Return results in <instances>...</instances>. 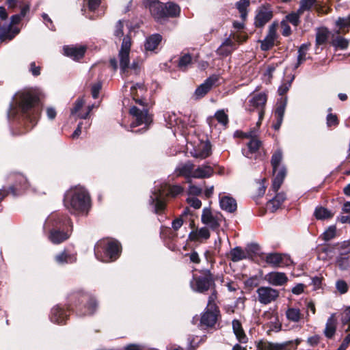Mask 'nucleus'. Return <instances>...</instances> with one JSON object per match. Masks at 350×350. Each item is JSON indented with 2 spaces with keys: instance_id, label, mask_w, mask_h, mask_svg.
<instances>
[{
  "instance_id": "obj_1",
  "label": "nucleus",
  "mask_w": 350,
  "mask_h": 350,
  "mask_svg": "<svg viewBox=\"0 0 350 350\" xmlns=\"http://www.w3.org/2000/svg\"><path fill=\"white\" fill-rule=\"evenodd\" d=\"M40 92L37 88L23 90V128L32 129L38 123L42 112Z\"/></svg>"
},
{
  "instance_id": "obj_2",
  "label": "nucleus",
  "mask_w": 350,
  "mask_h": 350,
  "mask_svg": "<svg viewBox=\"0 0 350 350\" xmlns=\"http://www.w3.org/2000/svg\"><path fill=\"white\" fill-rule=\"evenodd\" d=\"M64 204L72 214L87 213L90 206V198L83 187H77L65 193Z\"/></svg>"
},
{
  "instance_id": "obj_3",
  "label": "nucleus",
  "mask_w": 350,
  "mask_h": 350,
  "mask_svg": "<svg viewBox=\"0 0 350 350\" xmlns=\"http://www.w3.org/2000/svg\"><path fill=\"white\" fill-rule=\"evenodd\" d=\"M150 202L153 206L154 212L156 214H161L165 208V197H176L183 191V188L178 185H161L160 187L156 185L154 189Z\"/></svg>"
},
{
  "instance_id": "obj_4",
  "label": "nucleus",
  "mask_w": 350,
  "mask_h": 350,
  "mask_svg": "<svg viewBox=\"0 0 350 350\" xmlns=\"http://www.w3.org/2000/svg\"><path fill=\"white\" fill-rule=\"evenodd\" d=\"M70 225V219L66 216L59 213L51 215L45 222V226L52 227L49 237L50 241L53 243L58 244L68 239L69 234L58 228Z\"/></svg>"
},
{
  "instance_id": "obj_5",
  "label": "nucleus",
  "mask_w": 350,
  "mask_h": 350,
  "mask_svg": "<svg viewBox=\"0 0 350 350\" xmlns=\"http://www.w3.org/2000/svg\"><path fill=\"white\" fill-rule=\"evenodd\" d=\"M10 8H20L21 12L18 14L12 16L9 24L0 25V40H11L20 32V28L17 26L21 21L22 4L21 0H7Z\"/></svg>"
},
{
  "instance_id": "obj_6",
  "label": "nucleus",
  "mask_w": 350,
  "mask_h": 350,
  "mask_svg": "<svg viewBox=\"0 0 350 350\" xmlns=\"http://www.w3.org/2000/svg\"><path fill=\"white\" fill-rule=\"evenodd\" d=\"M120 253L119 243L114 241H102L94 247V254L97 259L103 262L116 260Z\"/></svg>"
},
{
  "instance_id": "obj_7",
  "label": "nucleus",
  "mask_w": 350,
  "mask_h": 350,
  "mask_svg": "<svg viewBox=\"0 0 350 350\" xmlns=\"http://www.w3.org/2000/svg\"><path fill=\"white\" fill-rule=\"evenodd\" d=\"M200 275H193L190 281L191 288L197 293H206L210 289L215 288V280L209 269H203L199 271Z\"/></svg>"
},
{
  "instance_id": "obj_8",
  "label": "nucleus",
  "mask_w": 350,
  "mask_h": 350,
  "mask_svg": "<svg viewBox=\"0 0 350 350\" xmlns=\"http://www.w3.org/2000/svg\"><path fill=\"white\" fill-rule=\"evenodd\" d=\"M22 111V94L14 96L8 113L10 128L13 136L20 135L21 113Z\"/></svg>"
},
{
  "instance_id": "obj_9",
  "label": "nucleus",
  "mask_w": 350,
  "mask_h": 350,
  "mask_svg": "<svg viewBox=\"0 0 350 350\" xmlns=\"http://www.w3.org/2000/svg\"><path fill=\"white\" fill-rule=\"evenodd\" d=\"M148 8L157 21H161L168 17H176L179 15L180 12V7L173 2H167L165 4L160 2V3L152 5Z\"/></svg>"
},
{
  "instance_id": "obj_10",
  "label": "nucleus",
  "mask_w": 350,
  "mask_h": 350,
  "mask_svg": "<svg viewBox=\"0 0 350 350\" xmlns=\"http://www.w3.org/2000/svg\"><path fill=\"white\" fill-rule=\"evenodd\" d=\"M68 300L75 305H77L78 302L83 303L84 301H88L87 306H85V311L81 312L79 314L80 315L92 314L97 308L96 300L92 298L88 294L81 291L71 293L68 297Z\"/></svg>"
},
{
  "instance_id": "obj_11",
  "label": "nucleus",
  "mask_w": 350,
  "mask_h": 350,
  "mask_svg": "<svg viewBox=\"0 0 350 350\" xmlns=\"http://www.w3.org/2000/svg\"><path fill=\"white\" fill-rule=\"evenodd\" d=\"M267 100V95L265 92H260L254 94L248 101V108L250 111H257L258 113V121L257 124H260L265 115V108Z\"/></svg>"
},
{
  "instance_id": "obj_12",
  "label": "nucleus",
  "mask_w": 350,
  "mask_h": 350,
  "mask_svg": "<svg viewBox=\"0 0 350 350\" xmlns=\"http://www.w3.org/2000/svg\"><path fill=\"white\" fill-rule=\"evenodd\" d=\"M299 338L282 343H273L268 341H260L257 345L258 350H295L300 344Z\"/></svg>"
},
{
  "instance_id": "obj_13",
  "label": "nucleus",
  "mask_w": 350,
  "mask_h": 350,
  "mask_svg": "<svg viewBox=\"0 0 350 350\" xmlns=\"http://www.w3.org/2000/svg\"><path fill=\"white\" fill-rule=\"evenodd\" d=\"M129 112L135 118V120L131 124V128L144 124L145 126L143 129L146 130L152 122V117L148 114L147 109H144L141 110L137 107L133 106L130 109Z\"/></svg>"
},
{
  "instance_id": "obj_14",
  "label": "nucleus",
  "mask_w": 350,
  "mask_h": 350,
  "mask_svg": "<svg viewBox=\"0 0 350 350\" xmlns=\"http://www.w3.org/2000/svg\"><path fill=\"white\" fill-rule=\"evenodd\" d=\"M131 47V39L129 36H126L122 40L121 48L118 53L120 67L122 72H126L129 68V53Z\"/></svg>"
},
{
  "instance_id": "obj_15",
  "label": "nucleus",
  "mask_w": 350,
  "mask_h": 350,
  "mask_svg": "<svg viewBox=\"0 0 350 350\" xmlns=\"http://www.w3.org/2000/svg\"><path fill=\"white\" fill-rule=\"evenodd\" d=\"M257 300L263 305H268L274 302L279 297L278 290L270 286H260L256 289Z\"/></svg>"
},
{
  "instance_id": "obj_16",
  "label": "nucleus",
  "mask_w": 350,
  "mask_h": 350,
  "mask_svg": "<svg viewBox=\"0 0 350 350\" xmlns=\"http://www.w3.org/2000/svg\"><path fill=\"white\" fill-rule=\"evenodd\" d=\"M265 261L273 267H287L292 263L291 258L286 254L269 253L266 256Z\"/></svg>"
},
{
  "instance_id": "obj_17",
  "label": "nucleus",
  "mask_w": 350,
  "mask_h": 350,
  "mask_svg": "<svg viewBox=\"0 0 350 350\" xmlns=\"http://www.w3.org/2000/svg\"><path fill=\"white\" fill-rule=\"evenodd\" d=\"M202 222L213 230L217 229L222 220V215L221 214H213L211 209L204 208L202 211L201 217Z\"/></svg>"
},
{
  "instance_id": "obj_18",
  "label": "nucleus",
  "mask_w": 350,
  "mask_h": 350,
  "mask_svg": "<svg viewBox=\"0 0 350 350\" xmlns=\"http://www.w3.org/2000/svg\"><path fill=\"white\" fill-rule=\"evenodd\" d=\"M219 79V75H213L208 77L203 83L200 85L194 92L196 99L204 97L213 86L216 85Z\"/></svg>"
},
{
  "instance_id": "obj_19",
  "label": "nucleus",
  "mask_w": 350,
  "mask_h": 350,
  "mask_svg": "<svg viewBox=\"0 0 350 350\" xmlns=\"http://www.w3.org/2000/svg\"><path fill=\"white\" fill-rule=\"evenodd\" d=\"M278 38L276 32V25L271 24L269 27L268 33L264 40L260 41V49L262 51H269L275 44V41Z\"/></svg>"
},
{
  "instance_id": "obj_20",
  "label": "nucleus",
  "mask_w": 350,
  "mask_h": 350,
  "mask_svg": "<svg viewBox=\"0 0 350 350\" xmlns=\"http://www.w3.org/2000/svg\"><path fill=\"white\" fill-rule=\"evenodd\" d=\"M219 314L218 308H206L205 312L202 314L200 323L206 327H213L217 322Z\"/></svg>"
},
{
  "instance_id": "obj_21",
  "label": "nucleus",
  "mask_w": 350,
  "mask_h": 350,
  "mask_svg": "<svg viewBox=\"0 0 350 350\" xmlns=\"http://www.w3.org/2000/svg\"><path fill=\"white\" fill-rule=\"evenodd\" d=\"M86 51V47L84 46H64V55L72 58L74 60L81 59Z\"/></svg>"
},
{
  "instance_id": "obj_22",
  "label": "nucleus",
  "mask_w": 350,
  "mask_h": 350,
  "mask_svg": "<svg viewBox=\"0 0 350 350\" xmlns=\"http://www.w3.org/2000/svg\"><path fill=\"white\" fill-rule=\"evenodd\" d=\"M247 137H251V139L247 144V148L243 149L242 152L245 157L252 159V155L254 154H256L258 151V150L262 144V142L257 138L254 137L252 136V132L249 133L247 135Z\"/></svg>"
},
{
  "instance_id": "obj_23",
  "label": "nucleus",
  "mask_w": 350,
  "mask_h": 350,
  "mask_svg": "<svg viewBox=\"0 0 350 350\" xmlns=\"http://www.w3.org/2000/svg\"><path fill=\"white\" fill-rule=\"evenodd\" d=\"M265 279L273 286H282L288 281V278L284 273L278 271L267 273Z\"/></svg>"
},
{
  "instance_id": "obj_24",
  "label": "nucleus",
  "mask_w": 350,
  "mask_h": 350,
  "mask_svg": "<svg viewBox=\"0 0 350 350\" xmlns=\"http://www.w3.org/2000/svg\"><path fill=\"white\" fill-rule=\"evenodd\" d=\"M272 12L265 7H262L258 10L254 24L257 27H263L272 18Z\"/></svg>"
},
{
  "instance_id": "obj_25",
  "label": "nucleus",
  "mask_w": 350,
  "mask_h": 350,
  "mask_svg": "<svg viewBox=\"0 0 350 350\" xmlns=\"http://www.w3.org/2000/svg\"><path fill=\"white\" fill-rule=\"evenodd\" d=\"M219 205L222 210L228 212L234 213L237 208L236 200L228 196H221L219 194Z\"/></svg>"
},
{
  "instance_id": "obj_26",
  "label": "nucleus",
  "mask_w": 350,
  "mask_h": 350,
  "mask_svg": "<svg viewBox=\"0 0 350 350\" xmlns=\"http://www.w3.org/2000/svg\"><path fill=\"white\" fill-rule=\"evenodd\" d=\"M68 314L67 312L59 306H56L51 310L50 316L51 321L57 324L65 323Z\"/></svg>"
},
{
  "instance_id": "obj_27",
  "label": "nucleus",
  "mask_w": 350,
  "mask_h": 350,
  "mask_svg": "<svg viewBox=\"0 0 350 350\" xmlns=\"http://www.w3.org/2000/svg\"><path fill=\"white\" fill-rule=\"evenodd\" d=\"M273 174L275 176L273 180L271 190L273 192H278L286 176V169L284 166L279 167L276 172Z\"/></svg>"
},
{
  "instance_id": "obj_28",
  "label": "nucleus",
  "mask_w": 350,
  "mask_h": 350,
  "mask_svg": "<svg viewBox=\"0 0 350 350\" xmlns=\"http://www.w3.org/2000/svg\"><path fill=\"white\" fill-rule=\"evenodd\" d=\"M235 43L230 39L226 38L217 49L219 55L226 57L235 50Z\"/></svg>"
},
{
  "instance_id": "obj_29",
  "label": "nucleus",
  "mask_w": 350,
  "mask_h": 350,
  "mask_svg": "<svg viewBox=\"0 0 350 350\" xmlns=\"http://www.w3.org/2000/svg\"><path fill=\"white\" fill-rule=\"evenodd\" d=\"M210 237V232L206 227L192 230L189 238L192 241H200L202 239H208Z\"/></svg>"
},
{
  "instance_id": "obj_30",
  "label": "nucleus",
  "mask_w": 350,
  "mask_h": 350,
  "mask_svg": "<svg viewBox=\"0 0 350 350\" xmlns=\"http://www.w3.org/2000/svg\"><path fill=\"white\" fill-rule=\"evenodd\" d=\"M194 171V165L190 162L179 165L176 168V172L178 176H184L188 179L193 178ZM190 182V180H188Z\"/></svg>"
},
{
  "instance_id": "obj_31",
  "label": "nucleus",
  "mask_w": 350,
  "mask_h": 350,
  "mask_svg": "<svg viewBox=\"0 0 350 350\" xmlns=\"http://www.w3.org/2000/svg\"><path fill=\"white\" fill-rule=\"evenodd\" d=\"M275 196L270 199L268 202V207L271 212L275 211L282 205L284 201L286 200L285 193L275 192Z\"/></svg>"
},
{
  "instance_id": "obj_32",
  "label": "nucleus",
  "mask_w": 350,
  "mask_h": 350,
  "mask_svg": "<svg viewBox=\"0 0 350 350\" xmlns=\"http://www.w3.org/2000/svg\"><path fill=\"white\" fill-rule=\"evenodd\" d=\"M162 40V36L159 33L152 34L146 38L144 47L146 51H153Z\"/></svg>"
},
{
  "instance_id": "obj_33",
  "label": "nucleus",
  "mask_w": 350,
  "mask_h": 350,
  "mask_svg": "<svg viewBox=\"0 0 350 350\" xmlns=\"http://www.w3.org/2000/svg\"><path fill=\"white\" fill-rule=\"evenodd\" d=\"M233 332L237 337V339L241 343H246L247 342V337L243 329L241 323L238 320L232 321Z\"/></svg>"
},
{
  "instance_id": "obj_34",
  "label": "nucleus",
  "mask_w": 350,
  "mask_h": 350,
  "mask_svg": "<svg viewBox=\"0 0 350 350\" xmlns=\"http://www.w3.org/2000/svg\"><path fill=\"white\" fill-rule=\"evenodd\" d=\"M213 174V169L209 165H202L194 169L193 178H209Z\"/></svg>"
},
{
  "instance_id": "obj_35",
  "label": "nucleus",
  "mask_w": 350,
  "mask_h": 350,
  "mask_svg": "<svg viewBox=\"0 0 350 350\" xmlns=\"http://www.w3.org/2000/svg\"><path fill=\"white\" fill-rule=\"evenodd\" d=\"M336 330V320L335 319L334 315H331L325 325V327L324 329V334L327 338H332L335 335Z\"/></svg>"
},
{
  "instance_id": "obj_36",
  "label": "nucleus",
  "mask_w": 350,
  "mask_h": 350,
  "mask_svg": "<svg viewBox=\"0 0 350 350\" xmlns=\"http://www.w3.org/2000/svg\"><path fill=\"white\" fill-rule=\"evenodd\" d=\"M330 32L325 27H319L316 29V44L322 45L327 42Z\"/></svg>"
},
{
  "instance_id": "obj_37",
  "label": "nucleus",
  "mask_w": 350,
  "mask_h": 350,
  "mask_svg": "<svg viewBox=\"0 0 350 350\" xmlns=\"http://www.w3.org/2000/svg\"><path fill=\"white\" fill-rule=\"evenodd\" d=\"M286 319L293 323H298L303 318L304 314L301 310L297 308L291 307L286 311Z\"/></svg>"
},
{
  "instance_id": "obj_38",
  "label": "nucleus",
  "mask_w": 350,
  "mask_h": 350,
  "mask_svg": "<svg viewBox=\"0 0 350 350\" xmlns=\"http://www.w3.org/2000/svg\"><path fill=\"white\" fill-rule=\"evenodd\" d=\"M248 257L247 252L244 251L241 247H235L230 252V258L233 262H238Z\"/></svg>"
},
{
  "instance_id": "obj_39",
  "label": "nucleus",
  "mask_w": 350,
  "mask_h": 350,
  "mask_svg": "<svg viewBox=\"0 0 350 350\" xmlns=\"http://www.w3.org/2000/svg\"><path fill=\"white\" fill-rule=\"evenodd\" d=\"M56 262L58 264L62 265L65 263H72L76 261V257L75 255L70 254L66 251H64L55 257Z\"/></svg>"
},
{
  "instance_id": "obj_40",
  "label": "nucleus",
  "mask_w": 350,
  "mask_h": 350,
  "mask_svg": "<svg viewBox=\"0 0 350 350\" xmlns=\"http://www.w3.org/2000/svg\"><path fill=\"white\" fill-rule=\"evenodd\" d=\"M283 159L282 151L280 149H278L273 154L271 159V163L273 167V172L275 174L279 167L282 166L281 162Z\"/></svg>"
},
{
  "instance_id": "obj_41",
  "label": "nucleus",
  "mask_w": 350,
  "mask_h": 350,
  "mask_svg": "<svg viewBox=\"0 0 350 350\" xmlns=\"http://www.w3.org/2000/svg\"><path fill=\"white\" fill-rule=\"evenodd\" d=\"M308 46L306 44H301L298 49V55L297 63L295 64L294 68H297L308 58L307 54L308 51Z\"/></svg>"
},
{
  "instance_id": "obj_42",
  "label": "nucleus",
  "mask_w": 350,
  "mask_h": 350,
  "mask_svg": "<svg viewBox=\"0 0 350 350\" xmlns=\"http://www.w3.org/2000/svg\"><path fill=\"white\" fill-rule=\"evenodd\" d=\"M211 154V146L209 142H207L203 144L202 148H200L198 151H196L193 156L196 158L204 159L210 156Z\"/></svg>"
},
{
  "instance_id": "obj_43",
  "label": "nucleus",
  "mask_w": 350,
  "mask_h": 350,
  "mask_svg": "<svg viewBox=\"0 0 350 350\" xmlns=\"http://www.w3.org/2000/svg\"><path fill=\"white\" fill-rule=\"evenodd\" d=\"M332 44L337 49L345 50L349 46V40L340 36H337L333 38Z\"/></svg>"
},
{
  "instance_id": "obj_44",
  "label": "nucleus",
  "mask_w": 350,
  "mask_h": 350,
  "mask_svg": "<svg viewBox=\"0 0 350 350\" xmlns=\"http://www.w3.org/2000/svg\"><path fill=\"white\" fill-rule=\"evenodd\" d=\"M314 215L317 219H325L333 217V213L323 206L317 207Z\"/></svg>"
},
{
  "instance_id": "obj_45",
  "label": "nucleus",
  "mask_w": 350,
  "mask_h": 350,
  "mask_svg": "<svg viewBox=\"0 0 350 350\" xmlns=\"http://www.w3.org/2000/svg\"><path fill=\"white\" fill-rule=\"evenodd\" d=\"M250 5V0H240L236 3V8L239 10L241 17L245 20L247 15V8Z\"/></svg>"
},
{
  "instance_id": "obj_46",
  "label": "nucleus",
  "mask_w": 350,
  "mask_h": 350,
  "mask_svg": "<svg viewBox=\"0 0 350 350\" xmlns=\"http://www.w3.org/2000/svg\"><path fill=\"white\" fill-rule=\"evenodd\" d=\"M192 57L190 54L185 53L181 55L178 60V67L180 70L185 71L191 64Z\"/></svg>"
},
{
  "instance_id": "obj_47",
  "label": "nucleus",
  "mask_w": 350,
  "mask_h": 350,
  "mask_svg": "<svg viewBox=\"0 0 350 350\" xmlns=\"http://www.w3.org/2000/svg\"><path fill=\"white\" fill-rule=\"evenodd\" d=\"M299 12V9L298 8V10L296 12H292L286 16V20L295 27H297L299 24V18L304 14V12Z\"/></svg>"
},
{
  "instance_id": "obj_48",
  "label": "nucleus",
  "mask_w": 350,
  "mask_h": 350,
  "mask_svg": "<svg viewBox=\"0 0 350 350\" xmlns=\"http://www.w3.org/2000/svg\"><path fill=\"white\" fill-rule=\"evenodd\" d=\"M266 323L269 327V331L278 332L281 330L282 324L279 321L278 316L273 317L271 321H268Z\"/></svg>"
},
{
  "instance_id": "obj_49",
  "label": "nucleus",
  "mask_w": 350,
  "mask_h": 350,
  "mask_svg": "<svg viewBox=\"0 0 350 350\" xmlns=\"http://www.w3.org/2000/svg\"><path fill=\"white\" fill-rule=\"evenodd\" d=\"M336 26L339 29H345L350 28V14L345 17H339L335 22Z\"/></svg>"
},
{
  "instance_id": "obj_50",
  "label": "nucleus",
  "mask_w": 350,
  "mask_h": 350,
  "mask_svg": "<svg viewBox=\"0 0 350 350\" xmlns=\"http://www.w3.org/2000/svg\"><path fill=\"white\" fill-rule=\"evenodd\" d=\"M349 257L340 254L336 259V264L341 270H346L349 267Z\"/></svg>"
},
{
  "instance_id": "obj_51",
  "label": "nucleus",
  "mask_w": 350,
  "mask_h": 350,
  "mask_svg": "<svg viewBox=\"0 0 350 350\" xmlns=\"http://www.w3.org/2000/svg\"><path fill=\"white\" fill-rule=\"evenodd\" d=\"M317 0H300L299 12L310 11L313 7V5L317 3Z\"/></svg>"
},
{
  "instance_id": "obj_52",
  "label": "nucleus",
  "mask_w": 350,
  "mask_h": 350,
  "mask_svg": "<svg viewBox=\"0 0 350 350\" xmlns=\"http://www.w3.org/2000/svg\"><path fill=\"white\" fill-rule=\"evenodd\" d=\"M215 117L217 122L223 126H226L228 124V116L224 110L217 111L215 114Z\"/></svg>"
},
{
  "instance_id": "obj_53",
  "label": "nucleus",
  "mask_w": 350,
  "mask_h": 350,
  "mask_svg": "<svg viewBox=\"0 0 350 350\" xmlns=\"http://www.w3.org/2000/svg\"><path fill=\"white\" fill-rule=\"evenodd\" d=\"M210 290L211 291V294L208 297V304H207L206 307L208 308H211H211H218V307L217 306V305L215 304V300L217 298V291L215 290V288L213 289H210Z\"/></svg>"
},
{
  "instance_id": "obj_54",
  "label": "nucleus",
  "mask_w": 350,
  "mask_h": 350,
  "mask_svg": "<svg viewBox=\"0 0 350 350\" xmlns=\"http://www.w3.org/2000/svg\"><path fill=\"white\" fill-rule=\"evenodd\" d=\"M336 233V228L335 226H329L322 234L325 241H329L333 239Z\"/></svg>"
},
{
  "instance_id": "obj_55",
  "label": "nucleus",
  "mask_w": 350,
  "mask_h": 350,
  "mask_svg": "<svg viewBox=\"0 0 350 350\" xmlns=\"http://www.w3.org/2000/svg\"><path fill=\"white\" fill-rule=\"evenodd\" d=\"M123 27H124L123 21L122 20H119L116 23V24L115 25V29L113 31V36L116 38L120 39L124 36Z\"/></svg>"
},
{
  "instance_id": "obj_56",
  "label": "nucleus",
  "mask_w": 350,
  "mask_h": 350,
  "mask_svg": "<svg viewBox=\"0 0 350 350\" xmlns=\"http://www.w3.org/2000/svg\"><path fill=\"white\" fill-rule=\"evenodd\" d=\"M286 108V103H280L275 109L274 116L275 119L283 120Z\"/></svg>"
},
{
  "instance_id": "obj_57",
  "label": "nucleus",
  "mask_w": 350,
  "mask_h": 350,
  "mask_svg": "<svg viewBox=\"0 0 350 350\" xmlns=\"http://www.w3.org/2000/svg\"><path fill=\"white\" fill-rule=\"evenodd\" d=\"M293 79H294V76H293L289 81L283 83L278 88V92L280 96L285 94L288 91L290 87L291 86V83Z\"/></svg>"
},
{
  "instance_id": "obj_58",
  "label": "nucleus",
  "mask_w": 350,
  "mask_h": 350,
  "mask_svg": "<svg viewBox=\"0 0 350 350\" xmlns=\"http://www.w3.org/2000/svg\"><path fill=\"white\" fill-rule=\"evenodd\" d=\"M326 120H327V125L329 127L336 126L339 123L337 116L335 114H333L332 113H329L327 114Z\"/></svg>"
},
{
  "instance_id": "obj_59",
  "label": "nucleus",
  "mask_w": 350,
  "mask_h": 350,
  "mask_svg": "<svg viewBox=\"0 0 350 350\" xmlns=\"http://www.w3.org/2000/svg\"><path fill=\"white\" fill-rule=\"evenodd\" d=\"M336 286L337 290L341 293L344 294L348 291L349 286L345 280H340L336 282Z\"/></svg>"
},
{
  "instance_id": "obj_60",
  "label": "nucleus",
  "mask_w": 350,
  "mask_h": 350,
  "mask_svg": "<svg viewBox=\"0 0 350 350\" xmlns=\"http://www.w3.org/2000/svg\"><path fill=\"white\" fill-rule=\"evenodd\" d=\"M187 202L191 207L194 208L195 209H198L202 206L201 201L194 196L187 198Z\"/></svg>"
},
{
  "instance_id": "obj_61",
  "label": "nucleus",
  "mask_w": 350,
  "mask_h": 350,
  "mask_svg": "<svg viewBox=\"0 0 350 350\" xmlns=\"http://www.w3.org/2000/svg\"><path fill=\"white\" fill-rule=\"evenodd\" d=\"M84 103L85 102L83 98H78L75 103V106L71 110V113L72 115L77 114L79 112V111L82 108Z\"/></svg>"
},
{
  "instance_id": "obj_62",
  "label": "nucleus",
  "mask_w": 350,
  "mask_h": 350,
  "mask_svg": "<svg viewBox=\"0 0 350 350\" xmlns=\"http://www.w3.org/2000/svg\"><path fill=\"white\" fill-rule=\"evenodd\" d=\"M185 256L189 257L191 262L195 264H199L200 262L199 254L196 251H192L191 253L186 254Z\"/></svg>"
},
{
  "instance_id": "obj_63",
  "label": "nucleus",
  "mask_w": 350,
  "mask_h": 350,
  "mask_svg": "<svg viewBox=\"0 0 350 350\" xmlns=\"http://www.w3.org/2000/svg\"><path fill=\"white\" fill-rule=\"evenodd\" d=\"M202 192V189L196 185H189L188 189V194L191 196H199Z\"/></svg>"
},
{
  "instance_id": "obj_64",
  "label": "nucleus",
  "mask_w": 350,
  "mask_h": 350,
  "mask_svg": "<svg viewBox=\"0 0 350 350\" xmlns=\"http://www.w3.org/2000/svg\"><path fill=\"white\" fill-rule=\"evenodd\" d=\"M29 70L34 77H37L40 75V66H36L34 62L30 64Z\"/></svg>"
}]
</instances>
